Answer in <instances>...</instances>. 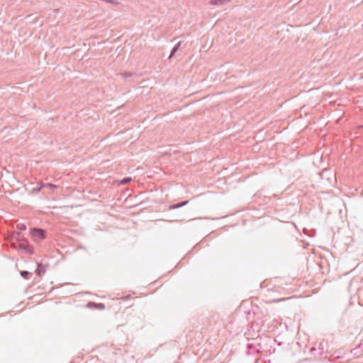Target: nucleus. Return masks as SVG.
<instances>
[{
	"instance_id": "nucleus-9",
	"label": "nucleus",
	"mask_w": 363,
	"mask_h": 363,
	"mask_svg": "<svg viewBox=\"0 0 363 363\" xmlns=\"http://www.w3.org/2000/svg\"><path fill=\"white\" fill-rule=\"evenodd\" d=\"M41 187H49L50 189H53V188H56L57 186L55 184H50V183H48V184H43L41 186Z\"/></svg>"
},
{
	"instance_id": "nucleus-15",
	"label": "nucleus",
	"mask_w": 363,
	"mask_h": 363,
	"mask_svg": "<svg viewBox=\"0 0 363 363\" xmlns=\"http://www.w3.org/2000/svg\"><path fill=\"white\" fill-rule=\"evenodd\" d=\"M318 266H319V269H320L322 267L321 264L320 262L318 264Z\"/></svg>"
},
{
	"instance_id": "nucleus-6",
	"label": "nucleus",
	"mask_w": 363,
	"mask_h": 363,
	"mask_svg": "<svg viewBox=\"0 0 363 363\" xmlns=\"http://www.w3.org/2000/svg\"><path fill=\"white\" fill-rule=\"evenodd\" d=\"M187 203H188V201H184V202L179 203L177 204H174V205L170 206L169 208H171V209L177 208L182 207L183 206H185Z\"/></svg>"
},
{
	"instance_id": "nucleus-8",
	"label": "nucleus",
	"mask_w": 363,
	"mask_h": 363,
	"mask_svg": "<svg viewBox=\"0 0 363 363\" xmlns=\"http://www.w3.org/2000/svg\"><path fill=\"white\" fill-rule=\"evenodd\" d=\"M132 180V178L131 177H125L124 179H123L121 182H120V184H127L129 182H130Z\"/></svg>"
},
{
	"instance_id": "nucleus-2",
	"label": "nucleus",
	"mask_w": 363,
	"mask_h": 363,
	"mask_svg": "<svg viewBox=\"0 0 363 363\" xmlns=\"http://www.w3.org/2000/svg\"><path fill=\"white\" fill-rule=\"evenodd\" d=\"M19 249L27 254H31L33 252L32 247L28 243L26 240H21L18 243Z\"/></svg>"
},
{
	"instance_id": "nucleus-14",
	"label": "nucleus",
	"mask_w": 363,
	"mask_h": 363,
	"mask_svg": "<svg viewBox=\"0 0 363 363\" xmlns=\"http://www.w3.org/2000/svg\"><path fill=\"white\" fill-rule=\"evenodd\" d=\"M41 188L42 187L40 186L39 189H34V190L36 191L37 192H38L40 190Z\"/></svg>"
},
{
	"instance_id": "nucleus-12",
	"label": "nucleus",
	"mask_w": 363,
	"mask_h": 363,
	"mask_svg": "<svg viewBox=\"0 0 363 363\" xmlns=\"http://www.w3.org/2000/svg\"><path fill=\"white\" fill-rule=\"evenodd\" d=\"M98 306H99V308H101V309H104V306L102 303H99Z\"/></svg>"
},
{
	"instance_id": "nucleus-10",
	"label": "nucleus",
	"mask_w": 363,
	"mask_h": 363,
	"mask_svg": "<svg viewBox=\"0 0 363 363\" xmlns=\"http://www.w3.org/2000/svg\"><path fill=\"white\" fill-rule=\"evenodd\" d=\"M28 274H29V273H28V272H27V271H22V272H21V275L23 278H25V279H27V275H28Z\"/></svg>"
},
{
	"instance_id": "nucleus-11",
	"label": "nucleus",
	"mask_w": 363,
	"mask_h": 363,
	"mask_svg": "<svg viewBox=\"0 0 363 363\" xmlns=\"http://www.w3.org/2000/svg\"><path fill=\"white\" fill-rule=\"evenodd\" d=\"M107 3L112 4H118V2L113 0H106Z\"/></svg>"
},
{
	"instance_id": "nucleus-13",
	"label": "nucleus",
	"mask_w": 363,
	"mask_h": 363,
	"mask_svg": "<svg viewBox=\"0 0 363 363\" xmlns=\"http://www.w3.org/2000/svg\"><path fill=\"white\" fill-rule=\"evenodd\" d=\"M131 75H132L131 73H126V74H124V77H130Z\"/></svg>"
},
{
	"instance_id": "nucleus-1",
	"label": "nucleus",
	"mask_w": 363,
	"mask_h": 363,
	"mask_svg": "<svg viewBox=\"0 0 363 363\" xmlns=\"http://www.w3.org/2000/svg\"><path fill=\"white\" fill-rule=\"evenodd\" d=\"M319 177L321 184L325 186H332L335 178L333 171L327 168H323L322 172H319Z\"/></svg>"
},
{
	"instance_id": "nucleus-3",
	"label": "nucleus",
	"mask_w": 363,
	"mask_h": 363,
	"mask_svg": "<svg viewBox=\"0 0 363 363\" xmlns=\"http://www.w3.org/2000/svg\"><path fill=\"white\" fill-rule=\"evenodd\" d=\"M31 235L35 241H39L44 238V230L40 229H33Z\"/></svg>"
},
{
	"instance_id": "nucleus-4",
	"label": "nucleus",
	"mask_w": 363,
	"mask_h": 363,
	"mask_svg": "<svg viewBox=\"0 0 363 363\" xmlns=\"http://www.w3.org/2000/svg\"><path fill=\"white\" fill-rule=\"evenodd\" d=\"M230 1V0H210L209 4L211 6H221L229 3Z\"/></svg>"
},
{
	"instance_id": "nucleus-5",
	"label": "nucleus",
	"mask_w": 363,
	"mask_h": 363,
	"mask_svg": "<svg viewBox=\"0 0 363 363\" xmlns=\"http://www.w3.org/2000/svg\"><path fill=\"white\" fill-rule=\"evenodd\" d=\"M181 44H182L181 42H179L177 43V45L172 50V52H171L170 55L169 56V58H172L176 52L180 48Z\"/></svg>"
},
{
	"instance_id": "nucleus-7",
	"label": "nucleus",
	"mask_w": 363,
	"mask_h": 363,
	"mask_svg": "<svg viewBox=\"0 0 363 363\" xmlns=\"http://www.w3.org/2000/svg\"><path fill=\"white\" fill-rule=\"evenodd\" d=\"M36 272L39 276H41L43 274L45 273V269L42 264H38V268L36 269Z\"/></svg>"
}]
</instances>
